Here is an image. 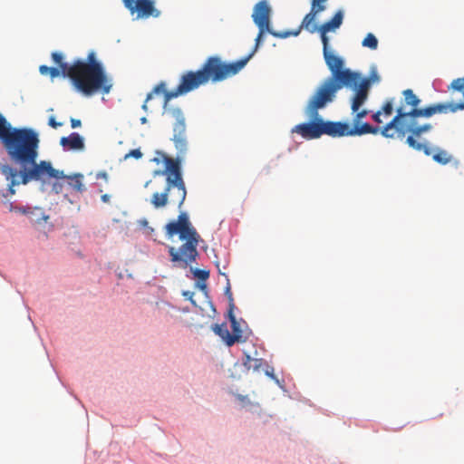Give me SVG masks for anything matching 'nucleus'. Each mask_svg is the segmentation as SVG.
<instances>
[{
    "instance_id": "f257e3e1",
    "label": "nucleus",
    "mask_w": 464,
    "mask_h": 464,
    "mask_svg": "<svg viewBox=\"0 0 464 464\" xmlns=\"http://www.w3.org/2000/svg\"><path fill=\"white\" fill-rule=\"evenodd\" d=\"M0 141L11 160L21 166L19 173L7 164L0 167L2 174L8 181L11 194L14 193L13 187L15 185L27 184L31 179H40L44 173L53 177L59 174L53 169L50 161L36 162L40 142L38 134L33 129L13 127L2 113H0Z\"/></svg>"
},
{
    "instance_id": "f03ea898",
    "label": "nucleus",
    "mask_w": 464,
    "mask_h": 464,
    "mask_svg": "<svg viewBox=\"0 0 464 464\" xmlns=\"http://www.w3.org/2000/svg\"><path fill=\"white\" fill-rule=\"evenodd\" d=\"M323 53L331 76L326 78L309 99L305 114L308 118H316L318 111L332 102L336 93L343 86H356L360 74L349 69H343V60L329 50V44L323 45Z\"/></svg>"
},
{
    "instance_id": "7ed1b4c3",
    "label": "nucleus",
    "mask_w": 464,
    "mask_h": 464,
    "mask_svg": "<svg viewBox=\"0 0 464 464\" xmlns=\"http://www.w3.org/2000/svg\"><path fill=\"white\" fill-rule=\"evenodd\" d=\"M353 113L355 114L353 120V127L347 122L324 121L318 115L316 118H309L310 122L295 126L292 132L298 133L306 140L318 139L324 134L335 138L381 133L382 128L373 127L367 122H361L362 119L369 113L366 109H359L357 111H353Z\"/></svg>"
},
{
    "instance_id": "20e7f679",
    "label": "nucleus",
    "mask_w": 464,
    "mask_h": 464,
    "mask_svg": "<svg viewBox=\"0 0 464 464\" xmlns=\"http://www.w3.org/2000/svg\"><path fill=\"white\" fill-rule=\"evenodd\" d=\"M72 83L85 96L98 92L108 94L111 88V80L108 77L102 64L96 60L95 53L90 52L87 60H75L70 68Z\"/></svg>"
},
{
    "instance_id": "39448f33",
    "label": "nucleus",
    "mask_w": 464,
    "mask_h": 464,
    "mask_svg": "<svg viewBox=\"0 0 464 464\" xmlns=\"http://www.w3.org/2000/svg\"><path fill=\"white\" fill-rule=\"evenodd\" d=\"M166 234L172 237L178 234L180 240H185L179 248L172 246L168 247L170 261L181 268H187L193 263H196L198 256V245L200 236L192 227L188 217L185 212H181L177 221H171L166 225Z\"/></svg>"
},
{
    "instance_id": "423d86ee",
    "label": "nucleus",
    "mask_w": 464,
    "mask_h": 464,
    "mask_svg": "<svg viewBox=\"0 0 464 464\" xmlns=\"http://www.w3.org/2000/svg\"><path fill=\"white\" fill-rule=\"evenodd\" d=\"M166 111L169 116L175 120L173 124V137L171 140L178 150L176 159L164 155L165 171L168 174L167 183L183 182L180 172V161L188 150L185 117L180 109H169Z\"/></svg>"
},
{
    "instance_id": "0eeeda50",
    "label": "nucleus",
    "mask_w": 464,
    "mask_h": 464,
    "mask_svg": "<svg viewBox=\"0 0 464 464\" xmlns=\"http://www.w3.org/2000/svg\"><path fill=\"white\" fill-rule=\"evenodd\" d=\"M251 58L252 54H248L238 61L225 63L218 56H210L205 61L200 71L207 83L218 82L239 72Z\"/></svg>"
},
{
    "instance_id": "6e6552de",
    "label": "nucleus",
    "mask_w": 464,
    "mask_h": 464,
    "mask_svg": "<svg viewBox=\"0 0 464 464\" xmlns=\"http://www.w3.org/2000/svg\"><path fill=\"white\" fill-rule=\"evenodd\" d=\"M207 84L203 73L201 72L200 69L198 71H188L185 72L179 81V85L175 90H172L171 92H167L165 93V102H164V113L169 115L166 110L173 109L172 107H168V102L179 95L186 94L189 92H192L196 89H198L201 85Z\"/></svg>"
},
{
    "instance_id": "1a4fd4ad",
    "label": "nucleus",
    "mask_w": 464,
    "mask_h": 464,
    "mask_svg": "<svg viewBox=\"0 0 464 464\" xmlns=\"http://www.w3.org/2000/svg\"><path fill=\"white\" fill-rule=\"evenodd\" d=\"M186 194L184 182L167 183L164 192L153 194L151 203H183Z\"/></svg>"
},
{
    "instance_id": "9d476101",
    "label": "nucleus",
    "mask_w": 464,
    "mask_h": 464,
    "mask_svg": "<svg viewBox=\"0 0 464 464\" xmlns=\"http://www.w3.org/2000/svg\"><path fill=\"white\" fill-rule=\"evenodd\" d=\"M124 6L137 18L159 17L160 12L155 8L153 0H122Z\"/></svg>"
},
{
    "instance_id": "9b49d317",
    "label": "nucleus",
    "mask_w": 464,
    "mask_h": 464,
    "mask_svg": "<svg viewBox=\"0 0 464 464\" xmlns=\"http://www.w3.org/2000/svg\"><path fill=\"white\" fill-rule=\"evenodd\" d=\"M324 3L325 2H320L318 0H312L310 12L304 15L298 29L293 32L294 36H297L303 29L311 34L317 31V24L315 23L316 15L326 9Z\"/></svg>"
},
{
    "instance_id": "f8f14e48",
    "label": "nucleus",
    "mask_w": 464,
    "mask_h": 464,
    "mask_svg": "<svg viewBox=\"0 0 464 464\" xmlns=\"http://www.w3.org/2000/svg\"><path fill=\"white\" fill-rule=\"evenodd\" d=\"M272 9L266 0L256 3L253 9L252 19L257 27L270 28Z\"/></svg>"
},
{
    "instance_id": "ddd939ff",
    "label": "nucleus",
    "mask_w": 464,
    "mask_h": 464,
    "mask_svg": "<svg viewBox=\"0 0 464 464\" xmlns=\"http://www.w3.org/2000/svg\"><path fill=\"white\" fill-rule=\"evenodd\" d=\"M9 211H15L27 215L30 221L33 223L39 224L42 221H47L49 216L45 211L39 206L26 205L24 207H19L17 205H9Z\"/></svg>"
},
{
    "instance_id": "4468645a",
    "label": "nucleus",
    "mask_w": 464,
    "mask_h": 464,
    "mask_svg": "<svg viewBox=\"0 0 464 464\" xmlns=\"http://www.w3.org/2000/svg\"><path fill=\"white\" fill-rule=\"evenodd\" d=\"M343 20V12L342 10H338L331 20L324 23L320 26H317L316 32L320 34L323 45L329 44L327 33L338 29L342 25Z\"/></svg>"
},
{
    "instance_id": "2eb2a0df",
    "label": "nucleus",
    "mask_w": 464,
    "mask_h": 464,
    "mask_svg": "<svg viewBox=\"0 0 464 464\" xmlns=\"http://www.w3.org/2000/svg\"><path fill=\"white\" fill-rule=\"evenodd\" d=\"M352 87L355 88L356 90L355 94L352 100L351 109L352 111H357L368 99L370 90V79H362L361 82H358L356 86Z\"/></svg>"
},
{
    "instance_id": "dca6fc26",
    "label": "nucleus",
    "mask_w": 464,
    "mask_h": 464,
    "mask_svg": "<svg viewBox=\"0 0 464 464\" xmlns=\"http://www.w3.org/2000/svg\"><path fill=\"white\" fill-rule=\"evenodd\" d=\"M53 169L55 171L59 172V174L56 177L50 176L48 173H44V174H43V177L39 180H42L44 178L56 179H66L68 180V184L73 189H75L76 191H82V189H83V183H82L83 175L82 174L78 173V174H74L72 176H66L63 174V171H61V170H58L55 169Z\"/></svg>"
},
{
    "instance_id": "f3484780",
    "label": "nucleus",
    "mask_w": 464,
    "mask_h": 464,
    "mask_svg": "<svg viewBox=\"0 0 464 464\" xmlns=\"http://www.w3.org/2000/svg\"><path fill=\"white\" fill-rule=\"evenodd\" d=\"M60 144L67 150H81L84 148L83 139L77 132H72L67 137L61 138Z\"/></svg>"
},
{
    "instance_id": "a211bd4d",
    "label": "nucleus",
    "mask_w": 464,
    "mask_h": 464,
    "mask_svg": "<svg viewBox=\"0 0 464 464\" xmlns=\"http://www.w3.org/2000/svg\"><path fill=\"white\" fill-rule=\"evenodd\" d=\"M212 330L229 347L232 346L233 344H235L237 343V341H238V339H237L238 336L231 335V334L229 333V331L227 329L226 323H223L221 324H213Z\"/></svg>"
},
{
    "instance_id": "6ab92c4d",
    "label": "nucleus",
    "mask_w": 464,
    "mask_h": 464,
    "mask_svg": "<svg viewBox=\"0 0 464 464\" xmlns=\"http://www.w3.org/2000/svg\"><path fill=\"white\" fill-rule=\"evenodd\" d=\"M393 111H394L393 99H387L383 102V104L382 105L380 110H378L376 112H374L372 115V118L376 123L380 124V123H382V121H383L382 119V116H383L385 119H387L392 116Z\"/></svg>"
},
{
    "instance_id": "aec40b11",
    "label": "nucleus",
    "mask_w": 464,
    "mask_h": 464,
    "mask_svg": "<svg viewBox=\"0 0 464 464\" xmlns=\"http://www.w3.org/2000/svg\"><path fill=\"white\" fill-rule=\"evenodd\" d=\"M266 33H269L273 36L277 37V38H286V37H288L290 35H293V32L279 33V32L273 31L271 28L258 27V34H257V36H256V38L255 40V42H256L255 43V47H254L253 51L249 53V54H252V56L257 51L259 45L261 44L262 37H263V35Z\"/></svg>"
},
{
    "instance_id": "412c9836",
    "label": "nucleus",
    "mask_w": 464,
    "mask_h": 464,
    "mask_svg": "<svg viewBox=\"0 0 464 464\" xmlns=\"http://www.w3.org/2000/svg\"><path fill=\"white\" fill-rule=\"evenodd\" d=\"M52 59L59 66V69H61L63 77L69 78L72 81V75H70V68L72 67V63L69 64L63 62V54L57 52H53L52 53Z\"/></svg>"
},
{
    "instance_id": "4be33fe9",
    "label": "nucleus",
    "mask_w": 464,
    "mask_h": 464,
    "mask_svg": "<svg viewBox=\"0 0 464 464\" xmlns=\"http://www.w3.org/2000/svg\"><path fill=\"white\" fill-rule=\"evenodd\" d=\"M227 317L231 323V328H232V332H233L231 334V335L238 336V338H237L238 341H237V343L244 342L245 339H243V336H242L241 325H240V323L236 319V316L234 314V310H228Z\"/></svg>"
},
{
    "instance_id": "5701e85b",
    "label": "nucleus",
    "mask_w": 464,
    "mask_h": 464,
    "mask_svg": "<svg viewBox=\"0 0 464 464\" xmlns=\"http://www.w3.org/2000/svg\"><path fill=\"white\" fill-rule=\"evenodd\" d=\"M263 359L252 358L250 355L246 354L243 364L247 370L257 371L263 365Z\"/></svg>"
},
{
    "instance_id": "b1692460",
    "label": "nucleus",
    "mask_w": 464,
    "mask_h": 464,
    "mask_svg": "<svg viewBox=\"0 0 464 464\" xmlns=\"http://www.w3.org/2000/svg\"><path fill=\"white\" fill-rule=\"evenodd\" d=\"M435 161L440 164H447L450 161L451 156L444 150L436 149V153L432 155Z\"/></svg>"
},
{
    "instance_id": "393cba45",
    "label": "nucleus",
    "mask_w": 464,
    "mask_h": 464,
    "mask_svg": "<svg viewBox=\"0 0 464 464\" xmlns=\"http://www.w3.org/2000/svg\"><path fill=\"white\" fill-rule=\"evenodd\" d=\"M362 45L363 47L370 48L371 50H376L378 47V39L373 34L369 33L362 40Z\"/></svg>"
},
{
    "instance_id": "a878e982",
    "label": "nucleus",
    "mask_w": 464,
    "mask_h": 464,
    "mask_svg": "<svg viewBox=\"0 0 464 464\" xmlns=\"http://www.w3.org/2000/svg\"><path fill=\"white\" fill-rule=\"evenodd\" d=\"M167 92H168V91H166V90H165V83H164V82H160V83H159L158 85H156V86L153 88L152 92H150V93H148V94H147L146 100H145V102H144V103H143V105H142V109H143L144 111H147V110H148V105H147V103H148V102H149L150 99H152V97H153V94H154V93L164 92V94H165Z\"/></svg>"
},
{
    "instance_id": "bb28decb",
    "label": "nucleus",
    "mask_w": 464,
    "mask_h": 464,
    "mask_svg": "<svg viewBox=\"0 0 464 464\" xmlns=\"http://www.w3.org/2000/svg\"><path fill=\"white\" fill-rule=\"evenodd\" d=\"M39 71L43 75L49 74L52 79L62 75L61 69L55 67H49L47 65H41L39 67Z\"/></svg>"
},
{
    "instance_id": "cd10ccee",
    "label": "nucleus",
    "mask_w": 464,
    "mask_h": 464,
    "mask_svg": "<svg viewBox=\"0 0 464 464\" xmlns=\"http://www.w3.org/2000/svg\"><path fill=\"white\" fill-rule=\"evenodd\" d=\"M193 275L199 280L205 282L209 277V271L204 269H194L192 270Z\"/></svg>"
},
{
    "instance_id": "c85d7f7f",
    "label": "nucleus",
    "mask_w": 464,
    "mask_h": 464,
    "mask_svg": "<svg viewBox=\"0 0 464 464\" xmlns=\"http://www.w3.org/2000/svg\"><path fill=\"white\" fill-rule=\"evenodd\" d=\"M226 295L227 296L228 301H229V308H228V310H234L235 303H234V298H233V295H232V293H231L229 285L226 289Z\"/></svg>"
},
{
    "instance_id": "c756f323",
    "label": "nucleus",
    "mask_w": 464,
    "mask_h": 464,
    "mask_svg": "<svg viewBox=\"0 0 464 464\" xmlns=\"http://www.w3.org/2000/svg\"><path fill=\"white\" fill-rule=\"evenodd\" d=\"M132 157L135 159H140L142 157V153L139 149L131 150L128 154H126L125 158Z\"/></svg>"
},
{
    "instance_id": "7c9ffc66",
    "label": "nucleus",
    "mask_w": 464,
    "mask_h": 464,
    "mask_svg": "<svg viewBox=\"0 0 464 464\" xmlns=\"http://www.w3.org/2000/svg\"><path fill=\"white\" fill-rule=\"evenodd\" d=\"M48 124L54 129L62 126V123L57 122L53 116L49 118Z\"/></svg>"
},
{
    "instance_id": "2f4dec72",
    "label": "nucleus",
    "mask_w": 464,
    "mask_h": 464,
    "mask_svg": "<svg viewBox=\"0 0 464 464\" xmlns=\"http://www.w3.org/2000/svg\"><path fill=\"white\" fill-rule=\"evenodd\" d=\"M81 125H82V122H81L80 120L73 119V118L71 119V126H72V128L75 129V128L80 127Z\"/></svg>"
},
{
    "instance_id": "473e14b6",
    "label": "nucleus",
    "mask_w": 464,
    "mask_h": 464,
    "mask_svg": "<svg viewBox=\"0 0 464 464\" xmlns=\"http://www.w3.org/2000/svg\"><path fill=\"white\" fill-rule=\"evenodd\" d=\"M96 179H108V174L105 171H100L96 174Z\"/></svg>"
},
{
    "instance_id": "72a5a7b5",
    "label": "nucleus",
    "mask_w": 464,
    "mask_h": 464,
    "mask_svg": "<svg viewBox=\"0 0 464 464\" xmlns=\"http://www.w3.org/2000/svg\"><path fill=\"white\" fill-rule=\"evenodd\" d=\"M111 198V194L104 193V194L101 195V199L103 202H108Z\"/></svg>"
},
{
    "instance_id": "f704fd0d",
    "label": "nucleus",
    "mask_w": 464,
    "mask_h": 464,
    "mask_svg": "<svg viewBox=\"0 0 464 464\" xmlns=\"http://www.w3.org/2000/svg\"><path fill=\"white\" fill-rule=\"evenodd\" d=\"M183 295H184L187 299H188V300H190L192 303H194V302H193V300H192V297H193L194 294H193L192 292L185 291V292L183 293Z\"/></svg>"
},
{
    "instance_id": "c9c22d12",
    "label": "nucleus",
    "mask_w": 464,
    "mask_h": 464,
    "mask_svg": "<svg viewBox=\"0 0 464 464\" xmlns=\"http://www.w3.org/2000/svg\"><path fill=\"white\" fill-rule=\"evenodd\" d=\"M369 79H370V82L371 81L377 82V81H379V76L377 75L376 72H373Z\"/></svg>"
},
{
    "instance_id": "e433bc0d",
    "label": "nucleus",
    "mask_w": 464,
    "mask_h": 464,
    "mask_svg": "<svg viewBox=\"0 0 464 464\" xmlns=\"http://www.w3.org/2000/svg\"><path fill=\"white\" fill-rule=\"evenodd\" d=\"M200 288H201L202 290H206V289H207V285H206V284H205V283H204V284H202V285H200Z\"/></svg>"
},
{
    "instance_id": "4c0bfd02",
    "label": "nucleus",
    "mask_w": 464,
    "mask_h": 464,
    "mask_svg": "<svg viewBox=\"0 0 464 464\" xmlns=\"http://www.w3.org/2000/svg\"><path fill=\"white\" fill-rule=\"evenodd\" d=\"M140 121H141V122H142V123H145V122L147 121V120H146V118H145V117L141 118V120H140Z\"/></svg>"
},
{
    "instance_id": "58836bf2",
    "label": "nucleus",
    "mask_w": 464,
    "mask_h": 464,
    "mask_svg": "<svg viewBox=\"0 0 464 464\" xmlns=\"http://www.w3.org/2000/svg\"><path fill=\"white\" fill-rule=\"evenodd\" d=\"M238 399L243 401H245L246 398L243 396H238Z\"/></svg>"
}]
</instances>
